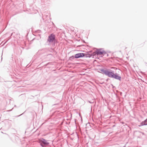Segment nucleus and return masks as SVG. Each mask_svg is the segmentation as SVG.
Wrapping results in <instances>:
<instances>
[{"mask_svg":"<svg viewBox=\"0 0 147 147\" xmlns=\"http://www.w3.org/2000/svg\"><path fill=\"white\" fill-rule=\"evenodd\" d=\"M55 28H56V31L57 30V28H56V27H55Z\"/></svg>","mask_w":147,"mask_h":147,"instance_id":"obj_13","label":"nucleus"},{"mask_svg":"<svg viewBox=\"0 0 147 147\" xmlns=\"http://www.w3.org/2000/svg\"><path fill=\"white\" fill-rule=\"evenodd\" d=\"M106 54V53L105 51L103 50L102 49H97L96 51L93 52L94 56L97 55L98 56L104 55L105 54Z\"/></svg>","mask_w":147,"mask_h":147,"instance_id":"obj_2","label":"nucleus"},{"mask_svg":"<svg viewBox=\"0 0 147 147\" xmlns=\"http://www.w3.org/2000/svg\"><path fill=\"white\" fill-rule=\"evenodd\" d=\"M56 42H57V41H56H56H55L56 43Z\"/></svg>","mask_w":147,"mask_h":147,"instance_id":"obj_15","label":"nucleus"},{"mask_svg":"<svg viewBox=\"0 0 147 147\" xmlns=\"http://www.w3.org/2000/svg\"><path fill=\"white\" fill-rule=\"evenodd\" d=\"M55 36L54 35L51 34L49 37L48 40L50 42H52L55 39Z\"/></svg>","mask_w":147,"mask_h":147,"instance_id":"obj_5","label":"nucleus"},{"mask_svg":"<svg viewBox=\"0 0 147 147\" xmlns=\"http://www.w3.org/2000/svg\"><path fill=\"white\" fill-rule=\"evenodd\" d=\"M100 72L108 76L109 77L114 78L119 81H121V77L116 73H115L113 71L109 69H100Z\"/></svg>","mask_w":147,"mask_h":147,"instance_id":"obj_1","label":"nucleus"},{"mask_svg":"<svg viewBox=\"0 0 147 147\" xmlns=\"http://www.w3.org/2000/svg\"><path fill=\"white\" fill-rule=\"evenodd\" d=\"M89 102L90 103H92V102H90V101H89Z\"/></svg>","mask_w":147,"mask_h":147,"instance_id":"obj_12","label":"nucleus"},{"mask_svg":"<svg viewBox=\"0 0 147 147\" xmlns=\"http://www.w3.org/2000/svg\"><path fill=\"white\" fill-rule=\"evenodd\" d=\"M125 147V146H124L123 147Z\"/></svg>","mask_w":147,"mask_h":147,"instance_id":"obj_14","label":"nucleus"},{"mask_svg":"<svg viewBox=\"0 0 147 147\" xmlns=\"http://www.w3.org/2000/svg\"><path fill=\"white\" fill-rule=\"evenodd\" d=\"M61 119L59 118H56V123H59L60 122V121Z\"/></svg>","mask_w":147,"mask_h":147,"instance_id":"obj_8","label":"nucleus"},{"mask_svg":"<svg viewBox=\"0 0 147 147\" xmlns=\"http://www.w3.org/2000/svg\"><path fill=\"white\" fill-rule=\"evenodd\" d=\"M40 144L41 146H45L48 145L49 144V143L44 139H42V140L40 142Z\"/></svg>","mask_w":147,"mask_h":147,"instance_id":"obj_4","label":"nucleus"},{"mask_svg":"<svg viewBox=\"0 0 147 147\" xmlns=\"http://www.w3.org/2000/svg\"><path fill=\"white\" fill-rule=\"evenodd\" d=\"M84 53H77L75 55V57L76 59L79 58L83 57H84Z\"/></svg>","mask_w":147,"mask_h":147,"instance_id":"obj_3","label":"nucleus"},{"mask_svg":"<svg viewBox=\"0 0 147 147\" xmlns=\"http://www.w3.org/2000/svg\"><path fill=\"white\" fill-rule=\"evenodd\" d=\"M75 58V56H71V57H69V59L70 60H71L72 61L73 59H74Z\"/></svg>","mask_w":147,"mask_h":147,"instance_id":"obj_9","label":"nucleus"},{"mask_svg":"<svg viewBox=\"0 0 147 147\" xmlns=\"http://www.w3.org/2000/svg\"><path fill=\"white\" fill-rule=\"evenodd\" d=\"M146 125H147V118L146 120L141 123L140 125L139 126L140 127L142 126Z\"/></svg>","mask_w":147,"mask_h":147,"instance_id":"obj_7","label":"nucleus"},{"mask_svg":"<svg viewBox=\"0 0 147 147\" xmlns=\"http://www.w3.org/2000/svg\"><path fill=\"white\" fill-rule=\"evenodd\" d=\"M84 53V57L90 58L92 56H94V54H93V53L92 54H91V55L89 53Z\"/></svg>","mask_w":147,"mask_h":147,"instance_id":"obj_6","label":"nucleus"},{"mask_svg":"<svg viewBox=\"0 0 147 147\" xmlns=\"http://www.w3.org/2000/svg\"><path fill=\"white\" fill-rule=\"evenodd\" d=\"M141 133L143 135L146 136L145 134L143 132H141Z\"/></svg>","mask_w":147,"mask_h":147,"instance_id":"obj_11","label":"nucleus"},{"mask_svg":"<svg viewBox=\"0 0 147 147\" xmlns=\"http://www.w3.org/2000/svg\"><path fill=\"white\" fill-rule=\"evenodd\" d=\"M111 68L113 69H116V70L118 69L117 68L115 67H112Z\"/></svg>","mask_w":147,"mask_h":147,"instance_id":"obj_10","label":"nucleus"}]
</instances>
